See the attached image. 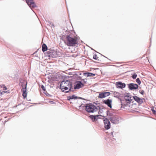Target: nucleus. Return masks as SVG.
I'll list each match as a JSON object with an SVG mask.
<instances>
[{"mask_svg":"<svg viewBox=\"0 0 156 156\" xmlns=\"http://www.w3.org/2000/svg\"><path fill=\"white\" fill-rule=\"evenodd\" d=\"M60 87L62 91L66 93L74 91L72 83L67 80L62 81L60 83Z\"/></svg>","mask_w":156,"mask_h":156,"instance_id":"nucleus-1","label":"nucleus"},{"mask_svg":"<svg viewBox=\"0 0 156 156\" xmlns=\"http://www.w3.org/2000/svg\"><path fill=\"white\" fill-rule=\"evenodd\" d=\"M64 42L68 46H73L78 43L77 37H73L72 34H68L64 37Z\"/></svg>","mask_w":156,"mask_h":156,"instance_id":"nucleus-2","label":"nucleus"},{"mask_svg":"<svg viewBox=\"0 0 156 156\" xmlns=\"http://www.w3.org/2000/svg\"><path fill=\"white\" fill-rule=\"evenodd\" d=\"M83 107H84L86 111L88 113H93L97 111L98 109L96 106L91 103L87 104Z\"/></svg>","mask_w":156,"mask_h":156,"instance_id":"nucleus-3","label":"nucleus"},{"mask_svg":"<svg viewBox=\"0 0 156 156\" xmlns=\"http://www.w3.org/2000/svg\"><path fill=\"white\" fill-rule=\"evenodd\" d=\"M112 113H109V120L111 122L114 124H118L119 123V119L117 115H112Z\"/></svg>","mask_w":156,"mask_h":156,"instance_id":"nucleus-4","label":"nucleus"},{"mask_svg":"<svg viewBox=\"0 0 156 156\" xmlns=\"http://www.w3.org/2000/svg\"><path fill=\"white\" fill-rule=\"evenodd\" d=\"M128 86V88L129 90H134L138 89L139 86L138 84L134 83H130L127 84Z\"/></svg>","mask_w":156,"mask_h":156,"instance_id":"nucleus-5","label":"nucleus"},{"mask_svg":"<svg viewBox=\"0 0 156 156\" xmlns=\"http://www.w3.org/2000/svg\"><path fill=\"white\" fill-rule=\"evenodd\" d=\"M56 53L55 51L51 50L47 51L46 54L48 57L55 58L56 57Z\"/></svg>","mask_w":156,"mask_h":156,"instance_id":"nucleus-6","label":"nucleus"},{"mask_svg":"<svg viewBox=\"0 0 156 156\" xmlns=\"http://www.w3.org/2000/svg\"><path fill=\"white\" fill-rule=\"evenodd\" d=\"M104 128L106 129H108L110 128L111 124L109 120L107 118H105L104 120Z\"/></svg>","mask_w":156,"mask_h":156,"instance_id":"nucleus-7","label":"nucleus"},{"mask_svg":"<svg viewBox=\"0 0 156 156\" xmlns=\"http://www.w3.org/2000/svg\"><path fill=\"white\" fill-rule=\"evenodd\" d=\"M26 2L31 9H34L37 6L33 0H26Z\"/></svg>","mask_w":156,"mask_h":156,"instance_id":"nucleus-8","label":"nucleus"},{"mask_svg":"<svg viewBox=\"0 0 156 156\" xmlns=\"http://www.w3.org/2000/svg\"><path fill=\"white\" fill-rule=\"evenodd\" d=\"M76 84L74 86L73 88L74 90L79 89L82 87L84 86V84L81 81H77L76 82Z\"/></svg>","mask_w":156,"mask_h":156,"instance_id":"nucleus-9","label":"nucleus"},{"mask_svg":"<svg viewBox=\"0 0 156 156\" xmlns=\"http://www.w3.org/2000/svg\"><path fill=\"white\" fill-rule=\"evenodd\" d=\"M115 85L117 88L122 89L125 87L126 85L125 83H122L121 81H118L116 83Z\"/></svg>","mask_w":156,"mask_h":156,"instance_id":"nucleus-10","label":"nucleus"},{"mask_svg":"<svg viewBox=\"0 0 156 156\" xmlns=\"http://www.w3.org/2000/svg\"><path fill=\"white\" fill-rule=\"evenodd\" d=\"M129 93H127V95H124V99L125 101L127 102L126 105L129 104L132 100L131 99V97L129 96Z\"/></svg>","mask_w":156,"mask_h":156,"instance_id":"nucleus-11","label":"nucleus"},{"mask_svg":"<svg viewBox=\"0 0 156 156\" xmlns=\"http://www.w3.org/2000/svg\"><path fill=\"white\" fill-rule=\"evenodd\" d=\"M133 98L139 105H141L143 102V100H144V98H140L136 96H134Z\"/></svg>","mask_w":156,"mask_h":156,"instance_id":"nucleus-12","label":"nucleus"},{"mask_svg":"<svg viewBox=\"0 0 156 156\" xmlns=\"http://www.w3.org/2000/svg\"><path fill=\"white\" fill-rule=\"evenodd\" d=\"M112 101L111 99H108L107 100H104L103 101V103L107 105L110 108H112Z\"/></svg>","mask_w":156,"mask_h":156,"instance_id":"nucleus-13","label":"nucleus"},{"mask_svg":"<svg viewBox=\"0 0 156 156\" xmlns=\"http://www.w3.org/2000/svg\"><path fill=\"white\" fill-rule=\"evenodd\" d=\"M113 94L115 97L116 98L120 100L121 103V107L123 106L124 105L122 103V100L119 98L120 94L119 92H117L115 91L114 92Z\"/></svg>","mask_w":156,"mask_h":156,"instance_id":"nucleus-14","label":"nucleus"},{"mask_svg":"<svg viewBox=\"0 0 156 156\" xmlns=\"http://www.w3.org/2000/svg\"><path fill=\"white\" fill-rule=\"evenodd\" d=\"M109 134L110 135L109 136H110V138H108L107 139V140L111 142H114V141H115V139L113 138V137H114V136L113 135V132L112 131L111 133Z\"/></svg>","mask_w":156,"mask_h":156,"instance_id":"nucleus-15","label":"nucleus"},{"mask_svg":"<svg viewBox=\"0 0 156 156\" xmlns=\"http://www.w3.org/2000/svg\"><path fill=\"white\" fill-rule=\"evenodd\" d=\"M99 116V115H91L89 116V117L92 120L93 122L95 121L98 119V117Z\"/></svg>","mask_w":156,"mask_h":156,"instance_id":"nucleus-16","label":"nucleus"},{"mask_svg":"<svg viewBox=\"0 0 156 156\" xmlns=\"http://www.w3.org/2000/svg\"><path fill=\"white\" fill-rule=\"evenodd\" d=\"M22 95L23 98L24 99L27 97V87L26 85L25 86L24 88H23Z\"/></svg>","mask_w":156,"mask_h":156,"instance_id":"nucleus-17","label":"nucleus"},{"mask_svg":"<svg viewBox=\"0 0 156 156\" xmlns=\"http://www.w3.org/2000/svg\"><path fill=\"white\" fill-rule=\"evenodd\" d=\"M83 75L84 76H86L89 77L94 76L95 74L94 73H91L87 72L84 73Z\"/></svg>","mask_w":156,"mask_h":156,"instance_id":"nucleus-18","label":"nucleus"},{"mask_svg":"<svg viewBox=\"0 0 156 156\" xmlns=\"http://www.w3.org/2000/svg\"><path fill=\"white\" fill-rule=\"evenodd\" d=\"M78 97L77 96H76L74 94L73 95L71 96H69L67 97V100L68 101H70L71 99H77Z\"/></svg>","mask_w":156,"mask_h":156,"instance_id":"nucleus-19","label":"nucleus"},{"mask_svg":"<svg viewBox=\"0 0 156 156\" xmlns=\"http://www.w3.org/2000/svg\"><path fill=\"white\" fill-rule=\"evenodd\" d=\"M48 50V47L45 44H43L42 45V51L44 52L47 51Z\"/></svg>","mask_w":156,"mask_h":156,"instance_id":"nucleus-20","label":"nucleus"},{"mask_svg":"<svg viewBox=\"0 0 156 156\" xmlns=\"http://www.w3.org/2000/svg\"><path fill=\"white\" fill-rule=\"evenodd\" d=\"M98 97L99 98H105V93L104 92L100 93Z\"/></svg>","mask_w":156,"mask_h":156,"instance_id":"nucleus-21","label":"nucleus"},{"mask_svg":"<svg viewBox=\"0 0 156 156\" xmlns=\"http://www.w3.org/2000/svg\"><path fill=\"white\" fill-rule=\"evenodd\" d=\"M27 82L26 81H24L23 82L22 84V90H23V88L26 85V87H27Z\"/></svg>","mask_w":156,"mask_h":156,"instance_id":"nucleus-22","label":"nucleus"},{"mask_svg":"<svg viewBox=\"0 0 156 156\" xmlns=\"http://www.w3.org/2000/svg\"><path fill=\"white\" fill-rule=\"evenodd\" d=\"M136 82L139 85H140L141 83V81L140 80V79L139 78H137L136 79Z\"/></svg>","mask_w":156,"mask_h":156,"instance_id":"nucleus-23","label":"nucleus"},{"mask_svg":"<svg viewBox=\"0 0 156 156\" xmlns=\"http://www.w3.org/2000/svg\"><path fill=\"white\" fill-rule=\"evenodd\" d=\"M105 97L108 96L110 94V93L108 92H104Z\"/></svg>","mask_w":156,"mask_h":156,"instance_id":"nucleus-24","label":"nucleus"},{"mask_svg":"<svg viewBox=\"0 0 156 156\" xmlns=\"http://www.w3.org/2000/svg\"><path fill=\"white\" fill-rule=\"evenodd\" d=\"M151 110L154 115H156V111L154 109L153 107L151 108Z\"/></svg>","mask_w":156,"mask_h":156,"instance_id":"nucleus-25","label":"nucleus"},{"mask_svg":"<svg viewBox=\"0 0 156 156\" xmlns=\"http://www.w3.org/2000/svg\"><path fill=\"white\" fill-rule=\"evenodd\" d=\"M93 58L94 59L99 60L98 59V57L97 56V55H96V54H95L93 56Z\"/></svg>","mask_w":156,"mask_h":156,"instance_id":"nucleus-26","label":"nucleus"},{"mask_svg":"<svg viewBox=\"0 0 156 156\" xmlns=\"http://www.w3.org/2000/svg\"><path fill=\"white\" fill-rule=\"evenodd\" d=\"M40 86L42 90L44 91V92H45L46 91L44 85L42 84Z\"/></svg>","mask_w":156,"mask_h":156,"instance_id":"nucleus-27","label":"nucleus"},{"mask_svg":"<svg viewBox=\"0 0 156 156\" xmlns=\"http://www.w3.org/2000/svg\"><path fill=\"white\" fill-rule=\"evenodd\" d=\"M137 76V74L135 73H134V74L132 75V77L133 79H135L136 78Z\"/></svg>","mask_w":156,"mask_h":156,"instance_id":"nucleus-28","label":"nucleus"},{"mask_svg":"<svg viewBox=\"0 0 156 156\" xmlns=\"http://www.w3.org/2000/svg\"><path fill=\"white\" fill-rule=\"evenodd\" d=\"M44 93L47 96L51 97V95L48 93L46 91L45 92H44Z\"/></svg>","mask_w":156,"mask_h":156,"instance_id":"nucleus-29","label":"nucleus"},{"mask_svg":"<svg viewBox=\"0 0 156 156\" xmlns=\"http://www.w3.org/2000/svg\"><path fill=\"white\" fill-rule=\"evenodd\" d=\"M1 87L3 88L4 90H6L7 89V87L4 84L1 85Z\"/></svg>","mask_w":156,"mask_h":156,"instance_id":"nucleus-30","label":"nucleus"},{"mask_svg":"<svg viewBox=\"0 0 156 156\" xmlns=\"http://www.w3.org/2000/svg\"><path fill=\"white\" fill-rule=\"evenodd\" d=\"M139 92L142 95H143L144 94V91L143 90H141L139 91Z\"/></svg>","mask_w":156,"mask_h":156,"instance_id":"nucleus-31","label":"nucleus"},{"mask_svg":"<svg viewBox=\"0 0 156 156\" xmlns=\"http://www.w3.org/2000/svg\"><path fill=\"white\" fill-rule=\"evenodd\" d=\"M82 80L83 81V82L84 83H86L87 82V79H82Z\"/></svg>","mask_w":156,"mask_h":156,"instance_id":"nucleus-32","label":"nucleus"},{"mask_svg":"<svg viewBox=\"0 0 156 156\" xmlns=\"http://www.w3.org/2000/svg\"><path fill=\"white\" fill-rule=\"evenodd\" d=\"M10 93V92L8 91V90H7V91H2V93H3V94H4V93Z\"/></svg>","mask_w":156,"mask_h":156,"instance_id":"nucleus-33","label":"nucleus"},{"mask_svg":"<svg viewBox=\"0 0 156 156\" xmlns=\"http://www.w3.org/2000/svg\"><path fill=\"white\" fill-rule=\"evenodd\" d=\"M49 102L51 104H53L55 103L53 101H49Z\"/></svg>","mask_w":156,"mask_h":156,"instance_id":"nucleus-34","label":"nucleus"},{"mask_svg":"<svg viewBox=\"0 0 156 156\" xmlns=\"http://www.w3.org/2000/svg\"><path fill=\"white\" fill-rule=\"evenodd\" d=\"M78 98L81 99H83V98H82L80 97H78Z\"/></svg>","mask_w":156,"mask_h":156,"instance_id":"nucleus-35","label":"nucleus"},{"mask_svg":"<svg viewBox=\"0 0 156 156\" xmlns=\"http://www.w3.org/2000/svg\"><path fill=\"white\" fill-rule=\"evenodd\" d=\"M2 94H3L2 92H1L0 91V96H1Z\"/></svg>","mask_w":156,"mask_h":156,"instance_id":"nucleus-36","label":"nucleus"},{"mask_svg":"<svg viewBox=\"0 0 156 156\" xmlns=\"http://www.w3.org/2000/svg\"><path fill=\"white\" fill-rule=\"evenodd\" d=\"M106 114L107 115H108V111H106Z\"/></svg>","mask_w":156,"mask_h":156,"instance_id":"nucleus-37","label":"nucleus"},{"mask_svg":"<svg viewBox=\"0 0 156 156\" xmlns=\"http://www.w3.org/2000/svg\"><path fill=\"white\" fill-rule=\"evenodd\" d=\"M97 107H98L99 108V110H100L101 109V107H100L99 106H97Z\"/></svg>","mask_w":156,"mask_h":156,"instance_id":"nucleus-38","label":"nucleus"},{"mask_svg":"<svg viewBox=\"0 0 156 156\" xmlns=\"http://www.w3.org/2000/svg\"><path fill=\"white\" fill-rule=\"evenodd\" d=\"M81 106H82V105H80V106H79V107H81Z\"/></svg>","mask_w":156,"mask_h":156,"instance_id":"nucleus-39","label":"nucleus"},{"mask_svg":"<svg viewBox=\"0 0 156 156\" xmlns=\"http://www.w3.org/2000/svg\"><path fill=\"white\" fill-rule=\"evenodd\" d=\"M103 56H104L105 57L107 58L105 56H104L103 55Z\"/></svg>","mask_w":156,"mask_h":156,"instance_id":"nucleus-40","label":"nucleus"},{"mask_svg":"<svg viewBox=\"0 0 156 156\" xmlns=\"http://www.w3.org/2000/svg\"><path fill=\"white\" fill-rule=\"evenodd\" d=\"M155 109H156V108Z\"/></svg>","mask_w":156,"mask_h":156,"instance_id":"nucleus-41","label":"nucleus"}]
</instances>
